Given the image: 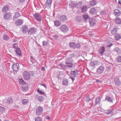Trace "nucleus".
Segmentation results:
<instances>
[{
    "mask_svg": "<svg viewBox=\"0 0 121 121\" xmlns=\"http://www.w3.org/2000/svg\"><path fill=\"white\" fill-rule=\"evenodd\" d=\"M43 109L42 107L39 106L36 110V115L39 116L42 114L43 112Z\"/></svg>",
    "mask_w": 121,
    "mask_h": 121,
    "instance_id": "nucleus-1",
    "label": "nucleus"
},
{
    "mask_svg": "<svg viewBox=\"0 0 121 121\" xmlns=\"http://www.w3.org/2000/svg\"><path fill=\"white\" fill-rule=\"evenodd\" d=\"M12 68L14 73H17L19 69V64L15 63L12 65Z\"/></svg>",
    "mask_w": 121,
    "mask_h": 121,
    "instance_id": "nucleus-2",
    "label": "nucleus"
},
{
    "mask_svg": "<svg viewBox=\"0 0 121 121\" xmlns=\"http://www.w3.org/2000/svg\"><path fill=\"white\" fill-rule=\"evenodd\" d=\"M4 19L5 20L10 19L12 17L11 13L10 12H7L4 13L3 15Z\"/></svg>",
    "mask_w": 121,
    "mask_h": 121,
    "instance_id": "nucleus-3",
    "label": "nucleus"
},
{
    "mask_svg": "<svg viewBox=\"0 0 121 121\" xmlns=\"http://www.w3.org/2000/svg\"><path fill=\"white\" fill-rule=\"evenodd\" d=\"M24 78L25 80H29L30 78V76L29 73L27 71H25L23 74Z\"/></svg>",
    "mask_w": 121,
    "mask_h": 121,
    "instance_id": "nucleus-4",
    "label": "nucleus"
},
{
    "mask_svg": "<svg viewBox=\"0 0 121 121\" xmlns=\"http://www.w3.org/2000/svg\"><path fill=\"white\" fill-rule=\"evenodd\" d=\"M36 29L35 28L32 27L29 29L28 31V34L30 35H33L36 32Z\"/></svg>",
    "mask_w": 121,
    "mask_h": 121,
    "instance_id": "nucleus-5",
    "label": "nucleus"
},
{
    "mask_svg": "<svg viewBox=\"0 0 121 121\" xmlns=\"http://www.w3.org/2000/svg\"><path fill=\"white\" fill-rule=\"evenodd\" d=\"M33 16L37 21H41V18L40 13H35L33 14Z\"/></svg>",
    "mask_w": 121,
    "mask_h": 121,
    "instance_id": "nucleus-6",
    "label": "nucleus"
},
{
    "mask_svg": "<svg viewBox=\"0 0 121 121\" xmlns=\"http://www.w3.org/2000/svg\"><path fill=\"white\" fill-rule=\"evenodd\" d=\"M23 21L22 19H18L16 20L15 22V24L16 25L19 26L22 24Z\"/></svg>",
    "mask_w": 121,
    "mask_h": 121,
    "instance_id": "nucleus-7",
    "label": "nucleus"
},
{
    "mask_svg": "<svg viewBox=\"0 0 121 121\" xmlns=\"http://www.w3.org/2000/svg\"><path fill=\"white\" fill-rule=\"evenodd\" d=\"M35 99H37L40 102L43 101L44 99L43 97L41 96H39L38 95H36L35 96Z\"/></svg>",
    "mask_w": 121,
    "mask_h": 121,
    "instance_id": "nucleus-8",
    "label": "nucleus"
},
{
    "mask_svg": "<svg viewBox=\"0 0 121 121\" xmlns=\"http://www.w3.org/2000/svg\"><path fill=\"white\" fill-rule=\"evenodd\" d=\"M114 82L116 85L117 86H120L121 83V82L119 78H115L114 79Z\"/></svg>",
    "mask_w": 121,
    "mask_h": 121,
    "instance_id": "nucleus-9",
    "label": "nucleus"
},
{
    "mask_svg": "<svg viewBox=\"0 0 121 121\" xmlns=\"http://www.w3.org/2000/svg\"><path fill=\"white\" fill-rule=\"evenodd\" d=\"M22 32L23 33L25 34L27 31L28 32V27L26 25L23 26L22 28Z\"/></svg>",
    "mask_w": 121,
    "mask_h": 121,
    "instance_id": "nucleus-10",
    "label": "nucleus"
},
{
    "mask_svg": "<svg viewBox=\"0 0 121 121\" xmlns=\"http://www.w3.org/2000/svg\"><path fill=\"white\" fill-rule=\"evenodd\" d=\"M114 13L116 17H119L121 15V12L118 9H115L114 11Z\"/></svg>",
    "mask_w": 121,
    "mask_h": 121,
    "instance_id": "nucleus-11",
    "label": "nucleus"
},
{
    "mask_svg": "<svg viewBox=\"0 0 121 121\" xmlns=\"http://www.w3.org/2000/svg\"><path fill=\"white\" fill-rule=\"evenodd\" d=\"M104 70V68L102 66H100L97 69V72L99 74L103 72Z\"/></svg>",
    "mask_w": 121,
    "mask_h": 121,
    "instance_id": "nucleus-12",
    "label": "nucleus"
},
{
    "mask_svg": "<svg viewBox=\"0 0 121 121\" xmlns=\"http://www.w3.org/2000/svg\"><path fill=\"white\" fill-rule=\"evenodd\" d=\"M105 51V48L104 46L101 47L98 50L99 53L101 55H102Z\"/></svg>",
    "mask_w": 121,
    "mask_h": 121,
    "instance_id": "nucleus-13",
    "label": "nucleus"
},
{
    "mask_svg": "<svg viewBox=\"0 0 121 121\" xmlns=\"http://www.w3.org/2000/svg\"><path fill=\"white\" fill-rule=\"evenodd\" d=\"M60 29L64 32H66L68 30L67 27L65 25L62 26L60 27Z\"/></svg>",
    "mask_w": 121,
    "mask_h": 121,
    "instance_id": "nucleus-14",
    "label": "nucleus"
},
{
    "mask_svg": "<svg viewBox=\"0 0 121 121\" xmlns=\"http://www.w3.org/2000/svg\"><path fill=\"white\" fill-rule=\"evenodd\" d=\"M9 6L8 5H5L4 6L2 9V12H5L9 10Z\"/></svg>",
    "mask_w": 121,
    "mask_h": 121,
    "instance_id": "nucleus-15",
    "label": "nucleus"
},
{
    "mask_svg": "<svg viewBox=\"0 0 121 121\" xmlns=\"http://www.w3.org/2000/svg\"><path fill=\"white\" fill-rule=\"evenodd\" d=\"M52 1V0H47V2L45 4L46 7L48 8H50Z\"/></svg>",
    "mask_w": 121,
    "mask_h": 121,
    "instance_id": "nucleus-16",
    "label": "nucleus"
},
{
    "mask_svg": "<svg viewBox=\"0 0 121 121\" xmlns=\"http://www.w3.org/2000/svg\"><path fill=\"white\" fill-rule=\"evenodd\" d=\"M22 90L23 91H26L28 89V86L27 84H25L22 85Z\"/></svg>",
    "mask_w": 121,
    "mask_h": 121,
    "instance_id": "nucleus-17",
    "label": "nucleus"
},
{
    "mask_svg": "<svg viewBox=\"0 0 121 121\" xmlns=\"http://www.w3.org/2000/svg\"><path fill=\"white\" fill-rule=\"evenodd\" d=\"M115 23L118 25H120L121 24V19L119 17L116 18L115 20Z\"/></svg>",
    "mask_w": 121,
    "mask_h": 121,
    "instance_id": "nucleus-18",
    "label": "nucleus"
},
{
    "mask_svg": "<svg viewBox=\"0 0 121 121\" xmlns=\"http://www.w3.org/2000/svg\"><path fill=\"white\" fill-rule=\"evenodd\" d=\"M78 71L76 70L71 72V76L74 77H75L78 74Z\"/></svg>",
    "mask_w": 121,
    "mask_h": 121,
    "instance_id": "nucleus-19",
    "label": "nucleus"
},
{
    "mask_svg": "<svg viewBox=\"0 0 121 121\" xmlns=\"http://www.w3.org/2000/svg\"><path fill=\"white\" fill-rule=\"evenodd\" d=\"M13 100L12 98L11 97H9L7 99L6 103L8 104H11L13 103Z\"/></svg>",
    "mask_w": 121,
    "mask_h": 121,
    "instance_id": "nucleus-20",
    "label": "nucleus"
},
{
    "mask_svg": "<svg viewBox=\"0 0 121 121\" xmlns=\"http://www.w3.org/2000/svg\"><path fill=\"white\" fill-rule=\"evenodd\" d=\"M15 52L19 56H21L22 54L20 49L18 48L16 49Z\"/></svg>",
    "mask_w": 121,
    "mask_h": 121,
    "instance_id": "nucleus-21",
    "label": "nucleus"
},
{
    "mask_svg": "<svg viewBox=\"0 0 121 121\" xmlns=\"http://www.w3.org/2000/svg\"><path fill=\"white\" fill-rule=\"evenodd\" d=\"M89 22L91 26H93L95 24V20L93 19H90L89 20Z\"/></svg>",
    "mask_w": 121,
    "mask_h": 121,
    "instance_id": "nucleus-22",
    "label": "nucleus"
},
{
    "mask_svg": "<svg viewBox=\"0 0 121 121\" xmlns=\"http://www.w3.org/2000/svg\"><path fill=\"white\" fill-rule=\"evenodd\" d=\"M117 32V28H115L111 30V34L113 35H115Z\"/></svg>",
    "mask_w": 121,
    "mask_h": 121,
    "instance_id": "nucleus-23",
    "label": "nucleus"
},
{
    "mask_svg": "<svg viewBox=\"0 0 121 121\" xmlns=\"http://www.w3.org/2000/svg\"><path fill=\"white\" fill-rule=\"evenodd\" d=\"M89 12L92 14H95L96 13V10L95 8H93L90 10Z\"/></svg>",
    "mask_w": 121,
    "mask_h": 121,
    "instance_id": "nucleus-24",
    "label": "nucleus"
},
{
    "mask_svg": "<svg viewBox=\"0 0 121 121\" xmlns=\"http://www.w3.org/2000/svg\"><path fill=\"white\" fill-rule=\"evenodd\" d=\"M21 16V15L18 13L16 12L15 13L14 15L13 16V20H14Z\"/></svg>",
    "mask_w": 121,
    "mask_h": 121,
    "instance_id": "nucleus-25",
    "label": "nucleus"
},
{
    "mask_svg": "<svg viewBox=\"0 0 121 121\" xmlns=\"http://www.w3.org/2000/svg\"><path fill=\"white\" fill-rule=\"evenodd\" d=\"M113 110L112 109H108L105 110L104 111L105 113H106L107 114H109L112 113H113Z\"/></svg>",
    "mask_w": 121,
    "mask_h": 121,
    "instance_id": "nucleus-26",
    "label": "nucleus"
},
{
    "mask_svg": "<svg viewBox=\"0 0 121 121\" xmlns=\"http://www.w3.org/2000/svg\"><path fill=\"white\" fill-rule=\"evenodd\" d=\"M73 59L71 58H69L66 59L65 64L69 63L72 62Z\"/></svg>",
    "mask_w": 121,
    "mask_h": 121,
    "instance_id": "nucleus-27",
    "label": "nucleus"
},
{
    "mask_svg": "<svg viewBox=\"0 0 121 121\" xmlns=\"http://www.w3.org/2000/svg\"><path fill=\"white\" fill-rule=\"evenodd\" d=\"M121 38L120 35L119 34H117L115 35V39L117 40H118Z\"/></svg>",
    "mask_w": 121,
    "mask_h": 121,
    "instance_id": "nucleus-28",
    "label": "nucleus"
},
{
    "mask_svg": "<svg viewBox=\"0 0 121 121\" xmlns=\"http://www.w3.org/2000/svg\"><path fill=\"white\" fill-rule=\"evenodd\" d=\"M87 6H83L81 8V9L82 13H84L86 12L87 10Z\"/></svg>",
    "mask_w": 121,
    "mask_h": 121,
    "instance_id": "nucleus-29",
    "label": "nucleus"
},
{
    "mask_svg": "<svg viewBox=\"0 0 121 121\" xmlns=\"http://www.w3.org/2000/svg\"><path fill=\"white\" fill-rule=\"evenodd\" d=\"M60 22L59 21L57 20L55 21L54 22V26L58 27L60 26Z\"/></svg>",
    "mask_w": 121,
    "mask_h": 121,
    "instance_id": "nucleus-30",
    "label": "nucleus"
},
{
    "mask_svg": "<svg viewBox=\"0 0 121 121\" xmlns=\"http://www.w3.org/2000/svg\"><path fill=\"white\" fill-rule=\"evenodd\" d=\"M62 83L63 85H65L67 86L68 83V81L67 79H64Z\"/></svg>",
    "mask_w": 121,
    "mask_h": 121,
    "instance_id": "nucleus-31",
    "label": "nucleus"
},
{
    "mask_svg": "<svg viewBox=\"0 0 121 121\" xmlns=\"http://www.w3.org/2000/svg\"><path fill=\"white\" fill-rule=\"evenodd\" d=\"M3 38L5 40H7L9 39V37L7 35L3 34Z\"/></svg>",
    "mask_w": 121,
    "mask_h": 121,
    "instance_id": "nucleus-32",
    "label": "nucleus"
},
{
    "mask_svg": "<svg viewBox=\"0 0 121 121\" xmlns=\"http://www.w3.org/2000/svg\"><path fill=\"white\" fill-rule=\"evenodd\" d=\"M60 20L62 21H64L67 20V18L65 16H62L60 18Z\"/></svg>",
    "mask_w": 121,
    "mask_h": 121,
    "instance_id": "nucleus-33",
    "label": "nucleus"
},
{
    "mask_svg": "<svg viewBox=\"0 0 121 121\" xmlns=\"http://www.w3.org/2000/svg\"><path fill=\"white\" fill-rule=\"evenodd\" d=\"M66 66L68 67L71 68L73 66V64L72 62L69 63L65 64Z\"/></svg>",
    "mask_w": 121,
    "mask_h": 121,
    "instance_id": "nucleus-34",
    "label": "nucleus"
},
{
    "mask_svg": "<svg viewBox=\"0 0 121 121\" xmlns=\"http://www.w3.org/2000/svg\"><path fill=\"white\" fill-rule=\"evenodd\" d=\"M19 83L20 84H22L23 85V84H24L26 83L22 79H19Z\"/></svg>",
    "mask_w": 121,
    "mask_h": 121,
    "instance_id": "nucleus-35",
    "label": "nucleus"
},
{
    "mask_svg": "<svg viewBox=\"0 0 121 121\" xmlns=\"http://www.w3.org/2000/svg\"><path fill=\"white\" fill-rule=\"evenodd\" d=\"M97 65L96 62L92 61L90 63V65L92 67H94Z\"/></svg>",
    "mask_w": 121,
    "mask_h": 121,
    "instance_id": "nucleus-36",
    "label": "nucleus"
},
{
    "mask_svg": "<svg viewBox=\"0 0 121 121\" xmlns=\"http://www.w3.org/2000/svg\"><path fill=\"white\" fill-rule=\"evenodd\" d=\"M114 52H117V54L120 53H121V51L120 49L118 48H116L114 49Z\"/></svg>",
    "mask_w": 121,
    "mask_h": 121,
    "instance_id": "nucleus-37",
    "label": "nucleus"
},
{
    "mask_svg": "<svg viewBox=\"0 0 121 121\" xmlns=\"http://www.w3.org/2000/svg\"><path fill=\"white\" fill-rule=\"evenodd\" d=\"M100 98L99 97H97L96 98L95 103L96 104L100 103Z\"/></svg>",
    "mask_w": 121,
    "mask_h": 121,
    "instance_id": "nucleus-38",
    "label": "nucleus"
},
{
    "mask_svg": "<svg viewBox=\"0 0 121 121\" xmlns=\"http://www.w3.org/2000/svg\"><path fill=\"white\" fill-rule=\"evenodd\" d=\"M83 18L86 21L89 18V16L88 15L85 14L83 15L82 16Z\"/></svg>",
    "mask_w": 121,
    "mask_h": 121,
    "instance_id": "nucleus-39",
    "label": "nucleus"
},
{
    "mask_svg": "<svg viewBox=\"0 0 121 121\" xmlns=\"http://www.w3.org/2000/svg\"><path fill=\"white\" fill-rule=\"evenodd\" d=\"M106 99L107 100L110 101L112 102V98H111L109 96H107L106 98Z\"/></svg>",
    "mask_w": 121,
    "mask_h": 121,
    "instance_id": "nucleus-40",
    "label": "nucleus"
},
{
    "mask_svg": "<svg viewBox=\"0 0 121 121\" xmlns=\"http://www.w3.org/2000/svg\"><path fill=\"white\" fill-rule=\"evenodd\" d=\"M35 121H42V119L39 117H37L35 118Z\"/></svg>",
    "mask_w": 121,
    "mask_h": 121,
    "instance_id": "nucleus-41",
    "label": "nucleus"
},
{
    "mask_svg": "<svg viewBox=\"0 0 121 121\" xmlns=\"http://www.w3.org/2000/svg\"><path fill=\"white\" fill-rule=\"evenodd\" d=\"M96 4L95 1L94 0H92L90 1V5L91 6H93Z\"/></svg>",
    "mask_w": 121,
    "mask_h": 121,
    "instance_id": "nucleus-42",
    "label": "nucleus"
},
{
    "mask_svg": "<svg viewBox=\"0 0 121 121\" xmlns=\"http://www.w3.org/2000/svg\"><path fill=\"white\" fill-rule=\"evenodd\" d=\"M69 45L71 47L73 48H75L76 46L75 43L73 42L70 43Z\"/></svg>",
    "mask_w": 121,
    "mask_h": 121,
    "instance_id": "nucleus-43",
    "label": "nucleus"
},
{
    "mask_svg": "<svg viewBox=\"0 0 121 121\" xmlns=\"http://www.w3.org/2000/svg\"><path fill=\"white\" fill-rule=\"evenodd\" d=\"M5 110V108L4 107L0 106V112L2 113L4 112Z\"/></svg>",
    "mask_w": 121,
    "mask_h": 121,
    "instance_id": "nucleus-44",
    "label": "nucleus"
},
{
    "mask_svg": "<svg viewBox=\"0 0 121 121\" xmlns=\"http://www.w3.org/2000/svg\"><path fill=\"white\" fill-rule=\"evenodd\" d=\"M37 91L38 93L40 94L43 95L44 94V92H42L41 91H40L39 89H38L37 90Z\"/></svg>",
    "mask_w": 121,
    "mask_h": 121,
    "instance_id": "nucleus-45",
    "label": "nucleus"
},
{
    "mask_svg": "<svg viewBox=\"0 0 121 121\" xmlns=\"http://www.w3.org/2000/svg\"><path fill=\"white\" fill-rule=\"evenodd\" d=\"M22 102L23 104H26L27 103V100L24 99L22 100Z\"/></svg>",
    "mask_w": 121,
    "mask_h": 121,
    "instance_id": "nucleus-46",
    "label": "nucleus"
},
{
    "mask_svg": "<svg viewBox=\"0 0 121 121\" xmlns=\"http://www.w3.org/2000/svg\"><path fill=\"white\" fill-rule=\"evenodd\" d=\"M43 46H45L47 45L48 44V42L47 41H43Z\"/></svg>",
    "mask_w": 121,
    "mask_h": 121,
    "instance_id": "nucleus-47",
    "label": "nucleus"
},
{
    "mask_svg": "<svg viewBox=\"0 0 121 121\" xmlns=\"http://www.w3.org/2000/svg\"><path fill=\"white\" fill-rule=\"evenodd\" d=\"M32 63H34L35 62V59L33 58L32 56H31L30 59Z\"/></svg>",
    "mask_w": 121,
    "mask_h": 121,
    "instance_id": "nucleus-48",
    "label": "nucleus"
},
{
    "mask_svg": "<svg viewBox=\"0 0 121 121\" xmlns=\"http://www.w3.org/2000/svg\"><path fill=\"white\" fill-rule=\"evenodd\" d=\"M13 46V47L14 48H16L18 46V44L17 43H15L12 45Z\"/></svg>",
    "mask_w": 121,
    "mask_h": 121,
    "instance_id": "nucleus-49",
    "label": "nucleus"
},
{
    "mask_svg": "<svg viewBox=\"0 0 121 121\" xmlns=\"http://www.w3.org/2000/svg\"><path fill=\"white\" fill-rule=\"evenodd\" d=\"M100 14L102 15H105L106 14V12L104 11H102L100 12Z\"/></svg>",
    "mask_w": 121,
    "mask_h": 121,
    "instance_id": "nucleus-50",
    "label": "nucleus"
},
{
    "mask_svg": "<svg viewBox=\"0 0 121 121\" xmlns=\"http://www.w3.org/2000/svg\"><path fill=\"white\" fill-rule=\"evenodd\" d=\"M117 60L119 62H121V56L118 57L117 58Z\"/></svg>",
    "mask_w": 121,
    "mask_h": 121,
    "instance_id": "nucleus-51",
    "label": "nucleus"
},
{
    "mask_svg": "<svg viewBox=\"0 0 121 121\" xmlns=\"http://www.w3.org/2000/svg\"><path fill=\"white\" fill-rule=\"evenodd\" d=\"M45 118L47 119H49L50 118L48 116H45Z\"/></svg>",
    "mask_w": 121,
    "mask_h": 121,
    "instance_id": "nucleus-52",
    "label": "nucleus"
},
{
    "mask_svg": "<svg viewBox=\"0 0 121 121\" xmlns=\"http://www.w3.org/2000/svg\"><path fill=\"white\" fill-rule=\"evenodd\" d=\"M41 85L43 86L46 88H47V87L44 84H41Z\"/></svg>",
    "mask_w": 121,
    "mask_h": 121,
    "instance_id": "nucleus-53",
    "label": "nucleus"
},
{
    "mask_svg": "<svg viewBox=\"0 0 121 121\" xmlns=\"http://www.w3.org/2000/svg\"><path fill=\"white\" fill-rule=\"evenodd\" d=\"M45 69V68L43 67H42L41 69V70L42 71H44Z\"/></svg>",
    "mask_w": 121,
    "mask_h": 121,
    "instance_id": "nucleus-54",
    "label": "nucleus"
},
{
    "mask_svg": "<svg viewBox=\"0 0 121 121\" xmlns=\"http://www.w3.org/2000/svg\"><path fill=\"white\" fill-rule=\"evenodd\" d=\"M13 42H15L17 41V40L16 39H13Z\"/></svg>",
    "mask_w": 121,
    "mask_h": 121,
    "instance_id": "nucleus-55",
    "label": "nucleus"
},
{
    "mask_svg": "<svg viewBox=\"0 0 121 121\" xmlns=\"http://www.w3.org/2000/svg\"><path fill=\"white\" fill-rule=\"evenodd\" d=\"M82 2H80L78 4V5H82Z\"/></svg>",
    "mask_w": 121,
    "mask_h": 121,
    "instance_id": "nucleus-56",
    "label": "nucleus"
},
{
    "mask_svg": "<svg viewBox=\"0 0 121 121\" xmlns=\"http://www.w3.org/2000/svg\"><path fill=\"white\" fill-rule=\"evenodd\" d=\"M25 0H19V2H24Z\"/></svg>",
    "mask_w": 121,
    "mask_h": 121,
    "instance_id": "nucleus-57",
    "label": "nucleus"
},
{
    "mask_svg": "<svg viewBox=\"0 0 121 121\" xmlns=\"http://www.w3.org/2000/svg\"><path fill=\"white\" fill-rule=\"evenodd\" d=\"M60 65L63 68L65 67V66L62 64H61Z\"/></svg>",
    "mask_w": 121,
    "mask_h": 121,
    "instance_id": "nucleus-58",
    "label": "nucleus"
},
{
    "mask_svg": "<svg viewBox=\"0 0 121 121\" xmlns=\"http://www.w3.org/2000/svg\"><path fill=\"white\" fill-rule=\"evenodd\" d=\"M118 3L119 4H121V0H119Z\"/></svg>",
    "mask_w": 121,
    "mask_h": 121,
    "instance_id": "nucleus-59",
    "label": "nucleus"
},
{
    "mask_svg": "<svg viewBox=\"0 0 121 121\" xmlns=\"http://www.w3.org/2000/svg\"><path fill=\"white\" fill-rule=\"evenodd\" d=\"M70 78L72 80V81L73 82V81L75 80V79L74 78L71 77Z\"/></svg>",
    "mask_w": 121,
    "mask_h": 121,
    "instance_id": "nucleus-60",
    "label": "nucleus"
},
{
    "mask_svg": "<svg viewBox=\"0 0 121 121\" xmlns=\"http://www.w3.org/2000/svg\"><path fill=\"white\" fill-rule=\"evenodd\" d=\"M4 121H9L8 120H4Z\"/></svg>",
    "mask_w": 121,
    "mask_h": 121,
    "instance_id": "nucleus-61",
    "label": "nucleus"
},
{
    "mask_svg": "<svg viewBox=\"0 0 121 121\" xmlns=\"http://www.w3.org/2000/svg\"><path fill=\"white\" fill-rule=\"evenodd\" d=\"M54 37L55 38H56V39L57 38H56V36H54Z\"/></svg>",
    "mask_w": 121,
    "mask_h": 121,
    "instance_id": "nucleus-62",
    "label": "nucleus"
},
{
    "mask_svg": "<svg viewBox=\"0 0 121 121\" xmlns=\"http://www.w3.org/2000/svg\"><path fill=\"white\" fill-rule=\"evenodd\" d=\"M76 21H78V20H77V18H76Z\"/></svg>",
    "mask_w": 121,
    "mask_h": 121,
    "instance_id": "nucleus-63",
    "label": "nucleus"
},
{
    "mask_svg": "<svg viewBox=\"0 0 121 121\" xmlns=\"http://www.w3.org/2000/svg\"><path fill=\"white\" fill-rule=\"evenodd\" d=\"M0 121H1V120L0 119Z\"/></svg>",
    "mask_w": 121,
    "mask_h": 121,
    "instance_id": "nucleus-64",
    "label": "nucleus"
}]
</instances>
